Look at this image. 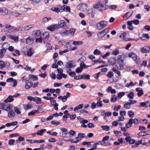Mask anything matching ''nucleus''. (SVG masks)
<instances>
[{
    "label": "nucleus",
    "mask_w": 150,
    "mask_h": 150,
    "mask_svg": "<svg viewBox=\"0 0 150 150\" xmlns=\"http://www.w3.org/2000/svg\"><path fill=\"white\" fill-rule=\"evenodd\" d=\"M59 26V28L60 27L64 29H67L68 28V26L66 24V23L62 22L60 23L59 24H58Z\"/></svg>",
    "instance_id": "a211bd4d"
},
{
    "label": "nucleus",
    "mask_w": 150,
    "mask_h": 150,
    "mask_svg": "<svg viewBox=\"0 0 150 150\" xmlns=\"http://www.w3.org/2000/svg\"><path fill=\"white\" fill-rule=\"evenodd\" d=\"M59 28V26L57 24H54L51 25L47 28L50 31H54L55 29Z\"/></svg>",
    "instance_id": "1a4fd4ad"
},
{
    "label": "nucleus",
    "mask_w": 150,
    "mask_h": 150,
    "mask_svg": "<svg viewBox=\"0 0 150 150\" xmlns=\"http://www.w3.org/2000/svg\"><path fill=\"white\" fill-rule=\"evenodd\" d=\"M73 44L74 45H80L83 44V42L81 41H73Z\"/></svg>",
    "instance_id": "37998d69"
},
{
    "label": "nucleus",
    "mask_w": 150,
    "mask_h": 150,
    "mask_svg": "<svg viewBox=\"0 0 150 150\" xmlns=\"http://www.w3.org/2000/svg\"><path fill=\"white\" fill-rule=\"evenodd\" d=\"M136 91L138 92L137 96L138 97L141 96L144 94V91L142 88L139 87L136 88Z\"/></svg>",
    "instance_id": "6e6552de"
},
{
    "label": "nucleus",
    "mask_w": 150,
    "mask_h": 150,
    "mask_svg": "<svg viewBox=\"0 0 150 150\" xmlns=\"http://www.w3.org/2000/svg\"><path fill=\"white\" fill-rule=\"evenodd\" d=\"M107 22L105 21L100 22L97 24V28L99 30H101L107 26Z\"/></svg>",
    "instance_id": "f03ea898"
},
{
    "label": "nucleus",
    "mask_w": 150,
    "mask_h": 150,
    "mask_svg": "<svg viewBox=\"0 0 150 150\" xmlns=\"http://www.w3.org/2000/svg\"><path fill=\"white\" fill-rule=\"evenodd\" d=\"M139 120L137 119H131L129 120L128 123L126 124L125 127L126 128H128L132 126L133 123L136 125H138L139 124Z\"/></svg>",
    "instance_id": "f257e3e1"
},
{
    "label": "nucleus",
    "mask_w": 150,
    "mask_h": 150,
    "mask_svg": "<svg viewBox=\"0 0 150 150\" xmlns=\"http://www.w3.org/2000/svg\"><path fill=\"white\" fill-rule=\"evenodd\" d=\"M38 112V110H34L32 111H31L29 112L28 113V116H30L31 115H34L35 114L37 113Z\"/></svg>",
    "instance_id": "de8ad7c7"
},
{
    "label": "nucleus",
    "mask_w": 150,
    "mask_h": 150,
    "mask_svg": "<svg viewBox=\"0 0 150 150\" xmlns=\"http://www.w3.org/2000/svg\"><path fill=\"white\" fill-rule=\"evenodd\" d=\"M124 63L122 64H117L116 65V67L118 69L123 70L124 69Z\"/></svg>",
    "instance_id": "f3484780"
},
{
    "label": "nucleus",
    "mask_w": 150,
    "mask_h": 150,
    "mask_svg": "<svg viewBox=\"0 0 150 150\" xmlns=\"http://www.w3.org/2000/svg\"><path fill=\"white\" fill-rule=\"evenodd\" d=\"M76 30V29L74 28H70L69 31V34H70L71 35H73L75 33Z\"/></svg>",
    "instance_id": "7c9ffc66"
},
{
    "label": "nucleus",
    "mask_w": 150,
    "mask_h": 150,
    "mask_svg": "<svg viewBox=\"0 0 150 150\" xmlns=\"http://www.w3.org/2000/svg\"><path fill=\"white\" fill-rule=\"evenodd\" d=\"M34 51L32 48H30L27 51V55L29 57H31L33 54Z\"/></svg>",
    "instance_id": "aec40b11"
},
{
    "label": "nucleus",
    "mask_w": 150,
    "mask_h": 150,
    "mask_svg": "<svg viewBox=\"0 0 150 150\" xmlns=\"http://www.w3.org/2000/svg\"><path fill=\"white\" fill-rule=\"evenodd\" d=\"M146 131L140 132L139 133L138 135L139 136H145L146 135H148V134L146 133Z\"/></svg>",
    "instance_id": "864d4df0"
},
{
    "label": "nucleus",
    "mask_w": 150,
    "mask_h": 150,
    "mask_svg": "<svg viewBox=\"0 0 150 150\" xmlns=\"http://www.w3.org/2000/svg\"><path fill=\"white\" fill-rule=\"evenodd\" d=\"M61 10H62L63 11H65L66 10V11L70 12V8L69 6H67L65 5H64L61 7Z\"/></svg>",
    "instance_id": "2eb2a0df"
},
{
    "label": "nucleus",
    "mask_w": 150,
    "mask_h": 150,
    "mask_svg": "<svg viewBox=\"0 0 150 150\" xmlns=\"http://www.w3.org/2000/svg\"><path fill=\"white\" fill-rule=\"evenodd\" d=\"M133 13V11L131 13L130 11H129L126 13L123 16V18L124 20H126L130 18L132 15Z\"/></svg>",
    "instance_id": "9b49d317"
},
{
    "label": "nucleus",
    "mask_w": 150,
    "mask_h": 150,
    "mask_svg": "<svg viewBox=\"0 0 150 150\" xmlns=\"http://www.w3.org/2000/svg\"><path fill=\"white\" fill-rule=\"evenodd\" d=\"M6 52V50L1 49L0 51V59L2 58L4 56V54Z\"/></svg>",
    "instance_id": "cd10ccee"
},
{
    "label": "nucleus",
    "mask_w": 150,
    "mask_h": 150,
    "mask_svg": "<svg viewBox=\"0 0 150 150\" xmlns=\"http://www.w3.org/2000/svg\"><path fill=\"white\" fill-rule=\"evenodd\" d=\"M141 52L143 53H147L149 52V50L147 49V47H145L142 49Z\"/></svg>",
    "instance_id": "a878e982"
},
{
    "label": "nucleus",
    "mask_w": 150,
    "mask_h": 150,
    "mask_svg": "<svg viewBox=\"0 0 150 150\" xmlns=\"http://www.w3.org/2000/svg\"><path fill=\"white\" fill-rule=\"evenodd\" d=\"M132 20L130 21H128L127 22V24L129 26L128 27V29L130 30H132L133 29V28L132 25Z\"/></svg>",
    "instance_id": "b1692460"
},
{
    "label": "nucleus",
    "mask_w": 150,
    "mask_h": 150,
    "mask_svg": "<svg viewBox=\"0 0 150 150\" xmlns=\"http://www.w3.org/2000/svg\"><path fill=\"white\" fill-rule=\"evenodd\" d=\"M9 46V45L7 42H5L2 45V47L3 48L2 49L4 50L8 49V47Z\"/></svg>",
    "instance_id": "2f4dec72"
},
{
    "label": "nucleus",
    "mask_w": 150,
    "mask_h": 150,
    "mask_svg": "<svg viewBox=\"0 0 150 150\" xmlns=\"http://www.w3.org/2000/svg\"><path fill=\"white\" fill-rule=\"evenodd\" d=\"M119 54V52L118 50H116L112 52V54L114 55H116Z\"/></svg>",
    "instance_id": "0e129e2a"
},
{
    "label": "nucleus",
    "mask_w": 150,
    "mask_h": 150,
    "mask_svg": "<svg viewBox=\"0 0 150 150\" xmlns=\"http://www.w3.org/2000/svg\"><path fill=\"white\" fill-rule=\"evenodd\" d=\"M142 141H139L137 142L134 145L132 146V147H137L138 145L142 143Z\"/></svg>",
    "instance_id": "8fccbe9b"
},
{
    "label": "nucleus",
    "mask_w": 150,
    "mask_h": 150,
    "mask_svg": "<svg viewBox=\"0 0 150 150\" xmlns=\"http://www.w3.org/2000/svg\"><path fill=\"white\" fill-rule=\"evenodd\" d=\"M130 105L129 103V102H127L125 103L124 105V107L126 109H129L130 108Z\"/></svg>",
    "instance_id": "5fc2aeb1"
},
{
    "label": "nucleus",
    "mask_w": 150,
    "mask_h": 150,
    "mask_svg": "<svg viewBox=\"0 0 150 150\" xmlns=\"http://www.w3.org/2000/svg\"><path fill=\"white\" fill-rule=\"evenodd\" d=\"M51 9L52 11H54L57 13H58L59 12H62L63 11L61 10V9H60L59 8L57 7V8H54L52 7L51 8Z\"/></svg>",
    "instance_id": "5701e85b"
},
{
    "label": "nucleus",
    "mask_w": 150,
    "mask_h": 150,
    "mask_svg": "<svg viewBox=\"0 0 150 150\" xmlns=\"http://www.w3.org/2000/svg\"><path fill=\"white\" fill-rule=\"evenodd\" d=\"M80 67L82 69L84 68H87V67H90V66H86L84 64V63L83 62H81L80 63Z\"/></svg>",
    "instance_id": "c03bdc74"
},
{
    "label": "nucleus",
    "mask_w": 150,
    "mask_h": 150,
    "mask_svg": "<svg viewBox=\"0 0 150 150\" xmlns=\"http://www.w3.org/2000/svg\"><path fill=\"white\" fill-rule=\"evenodd\" d=\"M93 53L94 55H98L101 54V52L97 49L95 50H94Z\"/></svg>",
    "instance_id": "603ef678"
},
{
    "label": "nucleus",
    "mask_w": 150,
    "mask_h": 150,
    "mask_svg": "<svg viewBox=\"0 0 150 150\" xmlns=\"http://www.w3.org/2000/svg\"><path fill=\"white\" fill-rule=\"evenodd\" d=\"M46 47L47 48V50H50L52 48L51 46L49 43H47V44L46 45Z\"/></svg>",
    "instance_id": "680f3d73"
},
{
    "label": "nucleus",
    "mask_w": 150,
    "mask_h": 150,
    "mask_svg": "<svg viewBox=\"0 0 150 150\" xmlns=\"http://www.w3.org/2000/svg\"><path fill=\"white\" fill-rule=\"evenodd\" d=\"M13 98L12 96H9L7 99L5 100V102H6L7 100H8V102H11L13 100Z\"/></svg>",
    "instance_id": "c9c22d12"
},
{
    "label": "nucleus",
    "mask_w": 150,
    "mask_h": 150,
    "mask_svg": "<svg viewBox=\"0 0 150 150\" xmlns=\"http://www.w3.org/2000/svg\"><path fill=\"white\" fill-rule=\"evenodd\" d=\"M46 131L45 129H42L40 130H38L37 131L36 133V134L37 135H39L42 136L43 135L44 133Z\"/></svg>",
    "instance_id": "6ab92c4d"
},
{
    "label": "nucleus",
    "mask_w": 150,
    "mask_h": 150,
    "mask_svg": "<svg viewBox=\"0 0 150 150\" xmlns=\"http://www.w3.org/2000/svg\"><path fill=\"white\" fill-rule=\"evenodd\" d=\"M33 27V25H27L25 27V31H27Z\"/></svg>",
    "instance_id": "e433bc0d"
},
{
    "label": "nucleus",
    "mask_w": 150,
    "mask_h": 150,
    "mask_svg": "<svg viewBox=\"0 0 150 150\" xmlns=\"http://www.w3.org/2000/svg\"><path fill=\"white\" fill-rule=\"evenodd\" d=\"M97 106V104L95 102H93L92 103L91 108L92 109H94Z\"/></svg>",
    "instance_id": "69168bd1"
},
{
    "label": "nucleus",
    "mask_w": 150,
    "mask_h": 150,
    "mask_svg": "<svg viewBox=\"0 0 150 150\" xmlns=\"http://www.w3.org/2000/svg\"><path fill=\"white\" fill-rule=\"evenodd\" d=\"M1 109L4 110L6 111H9L12 109V107L10 105H5L4 103H3L1 105Z\"/></svg>",
    "instance_id": "20e7f679"
},
{
    "label": "nucleus",
    "mask_w": 150,
    "mask_h": 150,
    "mask_svg": "<svg viewBox=\"0 0 150 150\" xmlns=\"http://www.w3.org/2000/svg\"><path fill=\"white\" fill-rule=\"evenodd\" d=\"M5 66L4 62L2 61H0V69H2L5 67Z\"/></svg>",
    "instance_id": "09e8293b"
},
{
    "label": "nucleus",
    "mask_w": 150,
    "mask_h": 150,
    "mask_svg": "<svg viewBox=\"0 0 150 150\" xmlns=\"http://www.w3.org/2000/svg\"><path fill=\"white\" fill-rule=\"evenodd\" d=\"M128 115L131 118H133L134 116V112L131 110H129L128 112Z\"/></svg>",
    "instance_id": "f704fd0d"
},
{
    "label": "nucleus",
    "mask_w": 150,
    "mask_h": 150,
    "mask_svg": "<svg viewBox=\"0 0 150 150\" xmlns=\"http://www.w3.org/2000/svg\"><path fill=\"white\" fill-rule=\"evenodd\" d=\"M12 14L13 16L16 17H18L21 15V14L20 13H18L16 12H13L12 13Z\"/></svg>",
    "instance_id": "338daca9"
},
{
    "label": "nucleus",
    "mask_w": 150,
    "mask_h": 150,
    "mask_svg": "<svg viewBox=\"0 0 150 150\" xmlns=\"http://www.w3.org/2000/svg\"><path fill=\"white\" fill-rule=\"evenodd\" d=\"M51 17H45L42 20V21L43 23H46L48 22L49 20L51 19Z\"/></svg>",
    "instance_id": "58836bf2"
},
{
    "label": "nucleus",
    "mask_w": 150,
    "mask_h": 150,
    "mask_svg": "<svg viewBox=\"0 0 150 150\" xmlns=\"http://www.w3.org/2000/svg\"><path fill=\"white\" fill-rule=\"evenodd\" d=\"M105 35L104 33L103 32L101 31L99 32L97 34V35L99 38H101L103 37Z\"/></svg>",
    "instance_id": "4be33fe9"
},
{
    "label": "nucleus",
    "mask_w": 150,
    "mask_h": 150,
    "mask_svg": "<svg viewBox=\"0 0 150 150\" xmlns=\"http://www.w3.org/2000/svg\"><path fill=\"white\" fill-rule=\"evenodd\" d=\"M90 76L88 74H84L81 75V78L82 79H90Z\"/></svg>",
    "instance_id": "bb28decb"
},
{
    "label": "nucleus",
    "mask_w": 150,
    "mask_h": 150,
    "mask_svg": "<svg viewBox=\"0 0 150 150\" xmlns=\"http://www.w3.org/2000/svg\"><path fill=\"white\" fill-rule=\"evenodd\" d=\"M103 130L106 131H108L110 129V127L108 125L102 126L101 127Z\"/></svg>",
    "instance_id": "4c0bfd02"
},
{
    "label": "nucleus",
    "mask_w": 150,
    "mask_h": 150,
    "mask_svg": "<svg viewBox=\"0 0 150 150\" xmlns=\"http://www.w3.org/2000/svg\"><path fill=\"white\" fill-rule=\"evenodd\" d=\"M82 71V69L80 67H78L76 69V71L77 73H80Z\"/></svg>",
    "instance_id": "4d7b16f0"
},
{
    "label": "nucleus",
    "mask_w": 150,
    "mask_h": 150,
    "mask_svg": "<svg viewBox=\"0 0 150 150\" xmlns=\"http://www.w3.org/2000/svg\"><path fill=\"white\" fill-rule=\"evenodd\" d=\"M13 55L15 56H18L20 55V52L17 50H14L13 52L12 53Z\"/></svg>",
    "instance_id": "393cba45"
},
{
    "label": "nucleus",
    "mask_w": 150,
    "mask_h": 150,
    "mask_svg": "<svg viewBox=\"0 0 150 150\" xmlns=\"http://www.w3.org/2000/svg\"><path fill=\"white\" fill-rule=\"evenodd\" d=\"M129 57L132 58L134 61L137 59V55L131 52L129 53Z\"/></svg>",
    "instance_id": "412c9836"
},
{
    "label": "nucleus",
    "mask_w": 150,
    "mask_h": 150,
    "mask_svg": "<svg viewBox=\"0 0 150 150\" xmlns=\"http://www.w3.org/2000/svg\"><path fill=\"white\" fill-rule=\"evenodd\" d=\"M8 13V10L6 8H0V15H7Z\"/></svg>",
    "instance_id": "39448f33"
},
{
    "label": "nucleus",
    "mask_w": 150,
    "mask_h": 150,
    "mask_svg": "<svg viewBox=\"0 0 150 150\" xmlns=\"http://www.w3.org/2000/svg\"><path fill=\"white\" fill-rule=\"evenodd\" d=\"M73 66V61H71L67 62L65 65V67L67 70V73H68V70L69 71H71V68H72Z\"/></svg>",
    "instance_id": "7ed1b4c3"
},
{
    "label": "nucleus",
    "mask_w": 150,
    "mask_h": 150,
    "mask_svg": "<svg viewBox=\"0 0 150 150\" xmlns=\"http://www.w3.org/2000/svg\"><path fill=\"white\" fill-rule=\"evenodd\" d=\"M124 56L123 55H119L117 57V64L124 63Z\"/></svg>",
    "instance_id": "423d86ee"
},
{
    "label": "nucleus",
    "mask_w": 150,
    "mask_h": 150,
    "mask_svg": "<svg viewBox=\"0 0 150 150\" xmlns=\"http://www.w3.org/2000/svg\"><path fill=\"white\" fill-rule=\"evenodd\" d=\"M7 36L9 38L17 42L19 39V38L18 36L8 35H7Z\"/></svg>",
    "instance_id": "f8f14e48"
},
{
    "label": "nucleus",
    "mask_w": 150,
    "mask_h": 150,
    "mask_svg": "<svg viewBox=\"0 0 150 150\" xmlns=\"http://www.w3.org/2000/svg\"><path fill=\"white\" fill-rule=\"evenodd\" d=\"M8 113V116L9 118H11L14 117L15 115V113L14 111L10 110Z\"/></svg>",
    "instance_id": "dca6fc26"
},
{
    "label": "nucleus",
    "mask_w": 150,
    "mask_h": 150,
    "mask_svg": "<svg viewBox=\"0 0 150 150\" xmlns=\"http://www.w3.org/2000/svg\"><path fill=\"white\" fill-rule=\"evenodd\" d=\"M38 77L35 75L30 74L29 75V79L33 81H37L38 80Z\"/></svg>",
    "instance_id": "4468645a"
},
{
    "label": "nucleus",
    "mask_w": 150,
    "mask_h": 150,
    "mask_svg": "<svg viewBox=\"0 0 150 150\" xmlns=\"http://www.w3.org/2000/svg\"><path fill=\"white\" fill-rule=\"evenodd\" d=\"M125 95L124 92H121L118 94V96L119 98H121L122 97L124 96Z\"/></svg>",
    "instance_id": "e2e57ef3"
},
{
    "label": "nucleus",
    "mask_w": 150,
    "mask_h": 150,
    "mask_svg": "<svg viewBox=\"0 0 150 150\" xmlns=\"http://www.w3.org/2000/svg\"><path fill=\"white\" fill-rule=\"evenodd\" d=\"M79 122L80 123L85 124L87 123L88 121L86 120H84L83 118H80L79 120Z\"/></svg>",
    "instance_id": "79ce46f5"
},
{
    "label": "nucleus",
    "mask_w": 150,
    "mask_h": 150,
    "mask_svg": "<svg viewBox=\"0 0 150 150\" xmlns=\"http://www.w3.org/2000/svg\"><path fill=\"white\" fill-rule=\"evenodd\" d=\"M41 33V32L40 30H37L35 32L34 35L36 37H38L40 35Z\"/></svg>",
    "instance_id": "3c124183"
},
{
    "label": "nucleus",
    "mask_w": 150,
    "mask_h": 150,
    "mask_svg": "<svg viewBox=\"0 0 150 150\" xmlns=\"http://www.w3.org/2000/svg\"><path fill=\"white\" fill-rule=\"evenodd\" d=\"M68 74L72 77L76 75V73L73 71L69 72Z\"/></svg>",
    "instance_id": "774afa93"
},
{
    "label": "nucleus",
    "mask_w": 150,
    "mask_h": 150,
    "mask_svg": "<svg viewBox=\"0 0 150 150\" xmlns=\"http://www.w3.org/2000/svg\"><path fill=\"white\" fill-rule=\"evenodd\" d=\"M33 101L36 102L37 104H39L41 103V100L39 97H35L34 98Z\"/></svg>",
    "instance_id": "c85d7f7f"
},
{
    "label": "nucleus",
    "mask_w": 150,
    "mask_h": 150,
    "mask_svg": "<svg viewBox=\"0 0 150 150\" xmlns=\"http://www.w3.org/2000/svg\"><path fill=\"white\" fill-rule=\"evenodd\" d=\"M64 86L67 88H71L73 86V85L69 83H68L64 85Z\"/></svg>",
    "instance_id": "6e6d98bb"
},
{
    "label": "nucleus",
    "mask_w": 150,
    "mask_h": 150,
    "mask_svg": "<svg viewBox=\"0 0 150 150\" xmlns=\"http://www.w3.org/2000/svg\"><path fill=\"white\" fill-rule=\"evenodd\" d=\"M100 144L103 146H107L108 145H111L110 143L108 142L107 143H106V142L105 141H100Z\"/></svg>",
    "instance_id": "72a5a7b5"
},
{
    "label": "nucleus",
    "mask_w": 150,
    "mask_h": 150,
    "mask_svg": "<svg viewBox=\"0 0 150 150\" xmlns=\"http://www.w3.org/2000/svg\"><path fill=\"white\" fill-rule=\"evenodd\" d=\"M25 88L26 89H29L33 86V82L30 81L28 80H26L25 81Z\"/></svg>",
    "instance_id": "0eeeda50"
},
{
    "label": "nucleus",
    "mask_w": 150,
    "mask_h": 150,
    "mask_svg": "<svg viewBox=\"0 0 150 150\" xmlns=\"http://www.w3.org/2000/svg\"><path fill=\"white\" fill-rule=\"evenodd\" d=\"M26 41L27 44L31 45L33 43V39L30 36H29L26 39Z\"/></svg>",
    "instance_id": "ddd939ff"
},
{
    "label": "nucleus",
    "mask_w": 150,
    "mask_h": 150,
    "mask_svg": "<svg viewBox=\"0 0 150 150\" xmlns=\"http://www.w3.org/2000/svg\"><path fill=\"white\" fill-rule=\"evenodd\" d=\"M112 71L117 74L119 76H121L120 72L118 69H116L114 67L112 69Z\"/></svg>",
    "instance_id": "c756f323"
},
{
    "label": "nucleus",
    "mask_w": 150,
    "mask_h": 150,
    "mask_svg": "<svg viewBox=\"0 0 150 150\" xmlns=\"http://www.w3.org/2000/svg\"><path fill=\"white\" fill-rule=\"evenodd\" d=\"M114 76V73L112 72L109 71L107 74V76L109 78H112Z\"/></svg>",
    "instance_id": "a18cd8bd"
},
{
    "label": "nucleus",
    "mask_w": 150,
    "mask_h": 150,
    "mask_svg": "<svg viewBox=\"0 0 150 150\" xmlns=\"http://www.w3.org/2000/svg\"><path fill=\"white\" fill-rule=\"evenodd\" d=\"M97 105L98 107H102L103 104L102 103V101H98L97 102Z\"/></svg>",
    "instance_id": "bf43d9fd"
},
{
    "label": "nucleus",
    "mask_w": 150,
    "mask_h": 150,
    "mask_svg": "<svg viewBox=\"0 0 150 150\" xmlns=\"http://www.w3.org/2000/svg\"><path fill=\"white\" fill-rule=\"evenodd\" d=\"M60 34L62 36L68 35L69 34V31L67 30H66L64 32H61Z\"/></svg>",
    "instance_id": "a19ab883"
},
{
    "label": "nucleus",
    "mask_w": 150,
    "mask_h": 150,
    "mask_svg": "<svg viewBox=\"0 0 150 150\" xmlns=\"http://www.w3.org/2000/svg\"><path fill=\"white\" fill-rule=\"evenodd\" d=\"M127 97L130 99H133L134 97V93L133 92H131L128 95Z\"/></svg>",
    "instance_id": "ea45409f"
},
{
    "label": "nucleus",
    "mask_w": 150,
    "mask_h": 150,
    "mask_svg": "<svg viewBox=\"0 0 150 150\" xmlns=\"http://www.w3.org/2000/svg\"><path fill=\"white\" fill-rule=\"evenodd\" d=\"M146 102H142L140 103V105L138 106V107H147L148 106L147 104H146Z\"/></svg>",
    "instance_id": "473e14b6"
},
{
    "label": "nucleus",
    "mask_w": 150,
    "mask_h": 150,
    "mask_svg": "<svg viewBox=\"0 0 150 150\" xmlns=\"http://www.w3.org/2000/svg\"><path fill=\"white\" fill-rule=\"evenodd\" d=\"M114 133L115 134L117 137H119L121 134V132L120 131H114Z\"/></svg>",
    "instance_id": "49530a36"
},
{
    "label": "nucleus",
    "mask_w": 150,
    "mask_h": 150,
    "mask_svg": "<svg viewBox=\"0 0 150 150\" xmlns=\"http://www.w3.org/2000/svg\"><path fill=\"white\" fill-rule=\"evenodd\" d=\"M108 63L112 65H114L116 63V59L115 57H111L108 60Z\"/></svg>",
    "instance_id": "9d476101"
},
{
    "label": "nucleus",
    "mask_w": 150,
    "mask_h": 150,
    "mask_svg": "<svg viewBox=\"0 0 150 150\" xmlns=\"http://www.w3.org/2000/svg\"><path fill=\"white\" fill-rule=\"evenodd\" d=\"M51 123L54 125H57L60 124V122L58 121H56L55 120L52 121H51Z\"/></svg>",
    "instance_id": "052dcab7"
},
{
    "label": "nucleus",
    "mask_w": 150,
    "mask_h": 150,
    "mask_svg": "<svg viewBox=\"0 0 150 150\" xmlns=\"http://www.w3.org/2000/svg\"><path fill=\"white\" fill-rule=\"evenodd\" d=\"M14 110L16 113L18 114H20L21 113V111L17 107H15L14 108Z\"/></svg>",
    "instance_id": "13d9d810"
}]
</instances>
